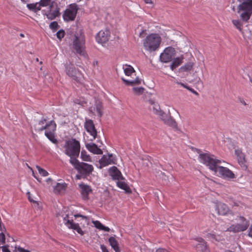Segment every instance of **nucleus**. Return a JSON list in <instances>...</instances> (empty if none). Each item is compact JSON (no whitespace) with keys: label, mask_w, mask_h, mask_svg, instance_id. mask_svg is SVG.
<instances>
[{"label":"nucleus","mask_w":252,"mask_h":252,"mask_svg":"<svg viewBox=\"0 0 252 252\" xmlns=\"http://www.w3.org/2000/svg\"><path fill=\"white\" fill-rule=\"evenodd\" d=\"M187 89L188 90H189V91H190L191 92H192V93H193L194 94H195L196 95L198 94L197 93V92L196 91H194L193 89L191 88L189 86V87L187 88Z\"/></svg>","instance_id":"13d9d810"},{"label":"nucleus","mask_w":252,"mask_h":252,"mask_svg":"<svg viewBox=\"0 0 252 252\" xmlns=\"http://www.w3.org/2000/svg\"><path fill=\"white\" fill-rule=\"evenodd\" d=\"M149 109L150 110L153 111L154 113L158 116L159 114L162 111L160 109V107L158 103L152 106H150Z\"/></svg>","instance_id":"473e14b6"},{"label":"nucleus","mask_w":252,"mask_h":252,"mask_svg":"<svg viewBox=\"0 0 252 252\" xmlns=\"http://www.w3.org/2000/svg\"><path fill=\"white\" fill-rule=\"evenodd\" d=\"M134 93L137 95H140L142 94L145 90L143 87H134L132 89Z\"/></svg>","instance_id":"4c0bfd02"},{"label":"nucleus","mask_w":252,"mask_h":252,"mask_svg":"<svg viewBox=\"0 0 252 252\" xmlns=\"http://www.w3.org/2000/svg\"><path fill=\"white\" fill-rule=\"evenodd\" d=\"M50 126L46 130L45 136L53 143H57V140L55 138L54 132L56 128V124L53 120L51 121Z\"/></svg>","instance_id":"f8f14e48"},{"label":"nucleus","mask_w":252,"mask_h":252,"mask_svg":"<svg viewBox=\"0 0 252 252\" xmlns=\"http://www.w3.org/2000/svg\"><path fill=\"white\" fill-rule=\"evenodd\" d=\"M249 225V222L247 221H246V222L243 224L237 223L235 225H232L228 228V230L230 231H233L234 232L244 231L248 228Z\"/></svg>","instance_id":"f3484780"},{"label":"nucleus","mask_w":252,"mask_h":252,"mask_svg":"<svg viewBox=\"0 0 252 252\" xmlns=\"http://www.w3.org/2000/svg\"><path fill=\"white\" fill-rule=\"evenodd\" d=\"M65 71L67 75L77 82H81L83 78L82 74L77 70L74 64L70 62H66L65 64Z\"/></svg>","instance_id":"423d86ee"},{"label":"nucleus","mask_w":252,"mask_h":252,"mask_svg":"<svg viewBox=\"0 0 252 252\" xmlns=\"http://www.w3.org/2000/svg\"><path fill=\"white\" fill-rule=\"evenodd\" d=\"M76 178L77 179H81V178H85L86 177L83 176L82 174L79 173L76 175Z\"/></svg>","instance_id":"6e6d98bb"},{"label":"nucleus","mask_w":252,"mask_h":252,"mask_svg":"<svg viewBox=\"0 0 252 252\" xmlns=\"http://www.w3.org/2000/svg\"><path fill=\"white\" fill-rule=\"evenodd\" d=\"M8 245H5L4 246L0 247V248L1 249L2 252H11L8 249Z\"/></svg>","instance_id":"3c124183"},{"label":"nucleus","mask_w":252,"mask_h":252,"mask_svg":"<svg viewBox=\"0 0 252 252\" xmlns=\"http://www.w3.org/2000/svg\"><path fill=\"white\" fill-rule=\"evenodd\" d=\"M37 3V4L35 6V13H37V12L40 10H41V7L42 6V5H40V3L39 2H36Z\"/></svg>","instance_id":"603ef678"},{"label":"nucleus","mask_w":252,"mask_h":252,"mask_svg":"<svg viewBox=\"0 0 252 252\" xmlns=\"http://www.w3.org/2000/svg\"><path fill=\"white\" fill-rule=\"evenodd\" d=\"M215 210L219 215H226L229 213L230 210L227 206L222 203H217L215 206Z\"/></svg>","instance_id":"dca6fc26"},{"label":"nucleus","mask_w":252,"mask_h":252,"mask_svg":"<svg viewBox=\"0 0 252 252\" xmlns=\"http://www.w3.org/2000/svg\"><path fill=\"white\" fill-rule=\"evenodd\" d=\"M161 120H162L164 123H165V121L167 120V119L170 116H168L167 114H166L164 112L162 111L159 115L158 116Z\"/></svg>","instance_id":"79ce46f5"},{"label":"nucleus","mask_w":252,"mask_h":252,"mask_svg":"<svg viewBox=\"0 0 252 252\" xmlns=\"http://www.w3.org/2000/svg\"><path fill=\"white\" fill-rule=\"evenodd\" d=\"M27 194L28 195V199L29 200V201L31 202H35V201H34L31 197L30 195V192H27Z\"/></svg>","instance_id":"bf43d9fd"},{"label":"nucleus","mask_w":252,"mask_h":252,"mask_svg":"<svg viewBox=\"0 0 252 252\" xmlns=\"http://www.w3.org/2000/svg\"><path fill=\"white\" fill-rule=\"evenodd\" d=\"M36 168L38 170L39 173L42 176L45 177L48 175L49 174L48 172L44 169L41 168L40 166L37 165Z\"/></svg>","instance_id":"ea45409f"},{"label":"nucleus","mask_w":252,"mask_h":252,"mask_svg":"<svg viewBox=\"0 0 252 252\" xmlns=\"http://www.w3.org/2000/svg\"><path fill=\"white\" fill-rule=\"evenodd\" d=\"M65 32L63 30H59L56 33L57 37L59 39H62L64 36Z\"/></svg>","instance_id":"de8ad7c7"},{"label":"nucleus","mask_w":252,"mask_h":252,"mask_svg":"<svg viewBox=\"0 0 252 252\" xmlns=\"http://www.w3.org/2000/svg\"><path fill=\"white\" fill-rule=\"evenodd\" d=\"M57 217L58 218L59 220L60 219V218H63V222L66 226H67L66 222L67 221V220H68L71 223H73V221L72 220H70L68 219V218H69L68 215H65V216H64V214H62V213H59L57 214Z\"/></svg>","instance_id":"7c9ffc66"},{"label":"nucleus","mask_w":252,"mask_h":252,"mask_svg":"<svg viewBox=\"0 0 252 252\" xmlns=\"http://www.w3.org/2000/svg\"><path fill=\"white\" fill-rule=\"evenodd\" d=\"M67 227L69 229H72L76 230L81 235L84 234V231L81 229L78 223H71L68 220L66 222Z\"/></svg>","instance_id":"5701e85b"},{"label":"nucleus","mask_w":252,"mask_h":252,"mask_svg":"<svg viewBox=\"0 0 252 252\" xmlns=\"http://www.w3.org/2000/svg\"><path fill=\"white\" fill-rule=\"evenodd\" d=\"M177 84L181 85L182 86L184 87V88H186L187 89V88L189 87V86L183 83L177 82Z\"/></svg>","instance_id":"680f3d73"},{"label":"nucleus","mask_w":252,"mask_h":252,"mask_svg":"<svg viewBox=\"0 0 252 252\" xmlns=\"http://www.w3.org/2000/svg\"><path fill=\"white\" fill-rule=\"evenodd\" d=\"M86 147L90 152L94 154L101 155L103 154L102 151L95 143L86 144Z\"/></svg>","instance_id":"aec40b11"},{"label":"nucleus","mask_w":252,"mask_h":252,"mask_svg":"<svg viewBox=\"0 0 252 252\" xmlns=\"http://www.w3.org/2000/svg\"><path fill=\"white\" fill-rule=\"evenodd\" d=\"M65 154L68 156H79L80 151L79 142L75 139L66 141L65 145Z\"/></svg>","instance_id":"20e7f679"},{"label":"nucleus","mask_w":252,"mask_h":252,"mask_svg":"<svg viewBox=\"0 0 252 252\" xmlns=\"http://www.w3.org/2000/svg\"><path fill=\"white\" fill-rule=\"evenodd\" d=\"M193 63L191 62L185 64L184 66H182L179 69L181 72L188 71L191 70L193 66Z\"/></svg>","instance_id":"2f4dec72"},{"label":"nucleus","mask_w":252,"mask_h":252,"mask_svg":"<svg viewBox=\"0 0 252 252\" xmlns=\"http://www.w3.org/2000/svg\"><path fill=\"white\" fill-rule=\"evenodd\" d=\"M67 188V184L65 183H57L54 187V192L55 193H61L64 192Z\"/></svg>","instance_id":"b1692460"},{"label":"nucleus","mask_w":252,"mask_h":252,"mask_svg":"<svg viewBox=\"0 0 252 252\" xmlns=\"http://www.w3.org/2000/svg\"><path fill=\"white\" fill-rule=\"evenodd\" d=\"M122 80L127 86H133L134 85H139L140 84L141 82V80L138 77H137L135 79L131 80H126L124 78H122Z\"/></svg>","instance_id":"a878e982"},{"label":"nucleus","mask_w":252,"mask_h":252,"mask_svg":"<svg viewBox=\"0 0 252 252\" xmlns=\"http://www.w3.org/2000/svg\"><path fill=\"white\" fill-rule=\"evenodd\" d=\"M49 10L48 13H45L44 14L49 20H52L60 16V8L59 7L57 2L54 1H52L49 5Z\"/></svg>","instance_id":"6e6552de"},{"label":"nucleus","mask_w":252,"mask_h":252,"mask_svg":"<svg viewBox=\"0 0 252 252\" xmlns=\"http://www.w3.org/2000/svg\"><path fill=\"white\" fill-rule=\"evenodd\" d=\"M79 7L76 3H72L69 5V8L64 11L63 17L66 22L74 21L76 18Z\"/></svg>","instance_id":"0eeeda50"},{"label":"nucleus","mask_w":252,"mask_h":252,"mask_svg":"<svg viewBox=\"0 0 252 252\" xmlns=\"http://www.w3.org/2000/svg\"><path fill=\"white\" fill-rule=\"evenodd\" d=\"M194 81L197 83H202V81L199 77H196L194 79Z\"/></svg>","instance_id":"774afa93"},{"label":"nucleus","mask_w":252,"mask_h":252,"mask_svg":"<svg viewBox=\"0 0 252 252\" xmlns=\"http://www.w3.org/2000/svg\"><path fill=\"white\" fill-rule=\"evenodd\" d=\"M109 175L115 180H124L125 179L123 177L121 172L116 166H113L109 169Z\"/></svg>","instance_id":"2eb2a0df"},{"label":"nucleus","mask_w":252,"mask_h":252,"mask_svg":"<svg viewBox=\"0 0 252 252\" xmlns=\"http://www.w3.org/2000/svg\"><path fill=\"white\" fill-rule=\"evenodd\" d=\"M46 119L44 118H42V119L39 121L36 124L34 125L35 130L36 131H42L45 129L47 130L50 126L51 124V121L47 123Z\"/></svg>","instance_id":"4468645a"},{"label":"nucleus","mask_w":252,"mask_h":252,"mask_svg":"<svg viewBox=\"0 0 252 252\" xmlns=\"http://www.w3.org/2000/svg\"><path fill=\"white\" fill-rule=\"evenodd\" d=\"M248 236L251 237H252V224L250 226Z\"/></svg>","instance_id":"052dcab7"},{"label":"nucleus","mask_w":252,"mask_h":252,"mask_svg":"<svg viewBox=\"0 0 252 252\" xmlns=\"http://www.w3.org/2000/svg\"><path fill=\"white\" fill-rule=\"evenodd\" d=\"M112 154H109L107 157L105 155H103L102 157L99 159L100 168H101L102 167L108 165L112 163L114 164L115 161L114 159L112 158Z\"/></svg>","instance_id":"a211bd4d"},{"label":"nucleus","mask_w":252,"mask_h":252,"mask_svg":"<svg viewBox=\"0 0 252 252\" xmlns=\"http://www.w3.org/2000/svg\"><path fill=\"white\" fill-rule=\"evenodd\" d=\"M76 167V169L78 173L82 174L84 176H88L90 175L94 170L93 166L85 162H81L79 163Z\"/></svg>","instance_id":"9d476101"},{"label":"nucleus","mask_w":252,"mask_h":252,"mask_svg":"<svg viewBox=\"0 0 252 252\" xmlns=\"http://www.w3.org/2000/svg\"><path fill=\"white\" fill-rule=\"evenodd\" d=\"M161 37L157 33H151L146 36L143 41V46L146 50L150 52L155 51L159 47Z\"/></svg>","instance_id":"7ed1b4c3"},{"label":"nucleus","mask_w":252,"mask_h":252,"mask_svg":"<svg viewBox=\"0 0 252 252\" xmlns=\"http://www.w3.org/2000/svg\"><path fill=\"white\" fill-rule=\"evenodd\" d=\"M165 124L172 127L173 128H177V123L175 120L170 116L166 121H165Z\"/></svg>","instance_id":"c756f323"},{"label":"nucleus","mask_w":252,"mask_h":252,"mask_svg":"<svg viewBox=\"0 0 252 252\" xmlns=\"http://www.w3.org/2000/svg\"><path fill=\"white\" fill-rule=\"evenodd\" d=\"M93 223L95 227L97 229L102 230L103 227V225L98 220L93 221Z\"/></svg>","instance_id":"37998d69"},{"label":"nucleus","mask_w":252,"mask_h":252,"mask_svg":"<svg viewBox=\"0 0 252 252\" xmlns=\"http://www.w3.org/2000/svg\"><path fill=\"white\" fill-rule=\"evenodd\" d=\"M150 162V161L145 160H144L143 164L148 167L149 166V163Z\"/></svg>","instance_id":"338daca9"},{"label":"nucleus","mask_w":252,"mask_h":252,"mask_svg":"<svg viewBox=\"0 0 252 252\" xmlns=\"http://www.w3.org/2000/svg\"><path fill=\"white\" fill-rule=\"evenodd\" d=\"M176 55L174 48L168 47L166 48L159 56V60L163 63H168L172 60Z\"/></svg>","instance_id":"1a4fd4ad"},{"label":"nucleus","mask_w":252,"mask_h":252,"mask_svg":"<svg viewBox=\"0 0 252 252\" xmlns=\"http://www.w3.org/2000/svg\"><path fill=\"white\" fill-rule=\"evenodd\" d=\"M96 111L97 112L98 116L101 117L103 115V107L102 102L98 100H96L95 102Z\"/></svg>","instance_id":"c85d7f7f"},{"label":"nucleus","mask_w":252,"mask_h":252,"mask_svg":"<svg viewBox=\"0 0 252 252\" xmlns=\"http://www.w3.org/2000/svg\"><path fill=\"white\" fill-rule=\"evenodd\" d=\"M0 245L4 244L5 243V235H4L3 231H0Z\"/></svg>","instance_id":"a18cd8bd"},{"label":"nucleus","mask_w":252,"mask_h":252,"mask_svg":"<svg viewBox=\"0 0 252 252\" xmlns=\"http://www.w3.org/2000/svg\"><path fill=\"white\" fill-rule=\"evenodd\" d=\"M51 0H40L39 2L40 3V5H42V7H46L48 5L49 6L50 4L52 1Z\"/></svg>","instance_id":"49530a36"},{"label":"nucleus","mask_w":252,"mask_h":252,"mask_svg":"<svg viewBox=\"0 0 252 252\" xmlns=\"http://www.w3.org/2000/svg\"><path fill=\"white\" fill-rule=\"evenodd\" d=\"M110 35V32L109 30H101L98 32L96 37V40L100 43H106L108 40Z\"/></svg>","instance_id":"ddd939ff"},{"label":"nucleus","mask_w":252,"mask_h":252,"mask_svg":"<svg viewBox=\"0 0 252 252\" xmlns=\"http://www.w3.org/2000/svg\"><path fill=\"white\" fill-rule=\"evenodd\" d=\"M117 185L118 187L125 190L126 193H129L131 192L130 189L125 182L118 180V181L117 182Z\"/></svg>","instance_id":"cd10ccee"},{"label":"nucleus","mask_w":252,"mask_h":252,"mask_svg":"<svg viewBox=\"0 0 252 252\" xmlns=\"http://www.w3.org/2000/svg\"><path fill=\"white\" fill-rule=\"evenodd\" d=\"M73 102L74 103L79 104L84 107L87 105V101L84 98H75L74 99Z\"/></svg>","instance_id":"72a5a7b5"},{"label":"nucleus","mask_w":252,"mask_h":252,"mask_svg":"<svg viewBox=\"0 0 252 252\" xmlns=\"http://www.w3.org/2000/svg\"><path fill=\"white\" fill-rule=\"evenodd\" d=\"M196 241L198 242L196 247L198 251L202 252H209L206 242L201 238H197Z\"/></svg>","instance_id":"6ab92c4d"},{"label":"nucleus","mask_w":252,"mask_h":252,"mask_svg":"<svg viewBox=\"0 0 252 252\" xmlns=\"http://www.w3.org/2000/svg\"><path fill=\"white\" fill-rule=\"evenodd\" d=\"M84 127L86 131L93 137V138L91 139V141L94 140L97 137V130L92 120L86 118Z\"/></svg>","instance_id":"9b49d317"},{"label":"nucleus","mask_w":252,"mask_h":252,"mask_svg":"<svg viewBox=\"0 0 252 252\" xmlns=\"http://www.w3.org/2000/svg\"><path fill=\"white\" fill-rule=\"evenodd\" d=\"M79 186L81 190V191L83 198L87 199L89 193L92 191L90 186L83 183L79 184Z\"/></svg>","instance_id":"412c9836"},{"label":"nucleus","mask_w":252,"mask_h":252,"mask_svg":"<svg viewBox=\"0 0 252 252\" xmlns=\"http://www.w3.org/2000/svg\"><path fill=\"white\" fill-rule=\"evenodd\" d=\"M70 158V163L73 165L74 167V168L76 169V167H77V165L79 164V163H80L81 162H79L78 161V160H77L76 159V158L77 157H78V156H69Z\"/></svg>","instance_id":"f704fd0d"},{"label":"nucleus","mask_w":252,"mask_h":252,"mask_svg":"<svg viewBox=\"0 0 252 252\" xmlns=\"http://www.w3.org/2000/svg\"><path fill=\"white\" fill-rule=\"evenodd\" d=\"M100 248L102 252H109L108 250L104 245H101Z\"/></svg>","instance_id":"5fc2aeb1"},{"label":"nucleus","mask_w":252,"mask_h":252,"mask_svg":"<svg viewBox=\"0 0 252 252\" xmlns=\"http://www.w3.org/2000/svg\"><path fill=\"white\" fill-rule=\"evenodd\" d=\"M157 174L158 176L161 177L162 179V180H167L168 179L167 177L164 172L159 171L157 172Z\"/></svg>","instance_id":"09e8293b"},{"label":"nucleus","mask_w":252,"mask_h":252,"mask_svg":"<svg viewBox=\"0 0 252 252\" xmlns=\"http://www.w3.org/2000/svg\"><path fill=\"white\" fill-rule=\"evenodd\" d=\"M167 252V251L166 250L163 249H158L156 251V252Z\"/></svg>","instance_id":"69168bd1"},{"label":"nucleus","mask_w":252,"mask_h":252,"mask_svg":"<svg viewBox=\"0 0 252 252\" xmlns=\"http://www.w3.org/2000/svg\"><path fill=\"white\" fill-rule=\"evenodd\" d=\"M81 157L82 160L89 161L91 160L90 156L87 154V152L85 150H82L81 153Z\"/></svg>","instance_id":"e433bc0d"},{"label":"nucleus","mask_w":252,"mask_h":252,"mask_svg":"<svg viewBox=\"0 0 252 252\" xmlns=\"http://www.w3.org/2000/svg\"><path fill=\"white\" fill-rule=\"evenodd\" d=\"M74 217L75 218H77V217H81L83 219L85 220V222L87 223H88V222H89V220H88V218L87 216H83V215H80V214H76V215H74Z\"/></svg>","instance_id":"8fccbe9b"},{"label":"nucleus","mask_w":252,"mask_h":252,"mask_svg":"<svg viewBox=\"0 0 252 252\" xmlns=\"http://www.w3.org/2000/svg\"><path fill=\"white\" fill-rule=\"evenodd\" d=\"M232 23L233 25L236 27V28L238 29L240 32L242 31V24L239 20H233Z\"/></svg>","instance_id":"58836bf2"},{"label":"nucleus","mask_w":252,"mask_h":252,"mask_svg":"<svg viewBox=\"0 0 252 252\" xmlns=\"http://www.w3.org/2000/svg\"><path fill=\"white\" fill-rule=\"evenodd\" d=\"M108 241L111 247L116 252H120V249L119 247L118 242L115 239V237H110L109 238Z\"/></svg>","instance_id":"393cba45"},{"label":"nucleus","mask_w":252,"mask_h":252,"mask_svg":"<svg viewBox=\"0 0 252 252\" xmlns=\"http://www.w3.org/2000/svg\"><path fill=\"white\" fill-rule=\"evenodd\" d=\"M238 11L240 12L241 19L245 22H247L252 14V0H245L238 7Z\"/></svg>","instance_id":"39448f33"},{"label":"nucleus","mask_w":252,"mask_h":252,"mask_svg":"<svg viewBox=\"0 0 252 252\" xmlns=\"http://www.w3.org/2000/svg\"><path fill=\"white\" fill-rule=\"evenodd\" d=\"M102 230L107 232H108L110 230V228L108 227L105 226L104 225H103Z\"/></svg>","instance_id":"0e129e2a"},{"label":"nucleus","mask_w":252,"mask_h":252,"mask_svg":"<svg viewBox=\"0 0 252 252\" xmlns=\"http://www.w3.org/2000/svg\"><path fill=\"white\" fill-rule=\"evenodd\" d=\"M126 65L127 66V68L124 69V72L126 75L129 76L133 73H135V70L131 66L127 64H126Z\"/></svg>","instance_id":"c9c22d12"},{"label":"nucleus","mask_w":252,"mask_h":252,"mask_svg":"<svg viewBox=\"0 0 252 252\" xmlns=\"http://www.w3.org/2000/svg\"><path fill=\"white\" fill-rule=\"evenodd\" d=\"M37 4L36 2L33 3H29L27 4V8L31 11H32L33 12H35V6Z\"/></svg>","instance_id":"c03bdc74"},{"label":"nucleus","mask_w":252,"mask_h":252,"mask_svg":"<svg viewBox=\"0 0 252 252\" xmlns=\"http://www.w3.org/2000/svg\"><path fill=\"white\" fill-rule=\"evenodd\" d=\"M149 103L151 105V106H152L155 104H157L158 103L155 102V101L153 99H150L148 100Z\"/></svg>","instance_id":"4d7b16f0"},{"label":"nucleus","mask_w":252,"mask_h":252,"mask_svg":"<svg viewBox=\"0 0 252 252\" xmlns=\"http://www.w3.org/2000/svg\"><path fill=\"white\" fill-rule=\"evenodd\" d=\"M49 28L52 30L56 31L59 28V25H58L57 22L54 21L50 23Z\"/></svg>","instance_id":"a19ab883"},{"label":"nucleus","mask_w":252,"mask_h":252,"mask_svg":"<svg viewBox=\"0 0 252 252\" xmlns=\"http://www.w3.org/2000/svg\"><path fill=\"white\" fill-rule=\"evenodd\" d=\"M183 57L181 56L175 58L170 65V68L174 70L183 63Z\"/></svg>","instance_id":"bb28decb"},{"label":"nucleus","mask_w":252,"mask_h":252,"mask_svg":"<svg viewBox=\"0 0 252 252\" xmlns=\"http://www.w3.org/2000/svg\"><path fill=\"white\" fill-rule=\"evenodd\" d=\"M146 30H143L140 33H139V37H144V35L145 34Z\"/></svg>","instance_id":"e2e57ef3"},{"label":"nucleus","mask_w":252,"mask_h":252,"mask_svg":"<svg viewBox=\"0 0 252 252\" xmlns=\"http://www.w3.org/2000/svg\"><path fill=\"white\" fill-rule=\"evenodd\" d=\"M235 154L237 157V160L239 163L242 165L246 162L245 155L241 149H236L235 150Z\"/></svg>","instance_id":"4be33fe9"},{"label":"nucleus","mask_w":252,"mask_h":252,"mask_svg":"<svg viewBox=\"0 0 252 252\" xmlns=\"http://www.w3.org/2000/svg\"><path fill=\"white\" fill-rule=\"evenodd\" d=\"M199 158L201 163L208 166L209 168L215 173L218 172L220 176L228 179H233L235 177L232 171L226 167L219 165L221 161L216 159L214 155L210 154H201Z\"/></svg>","instance_id":"f257e3e1"},{"label":"nucleus","mask_w":252,"mask_h":252,"mask_svg":"<svg viewBox=\"0 0 252 252\" xmlns=\"http://www.w3.org/2000/svg\"><path fill=\"white\" fill-rule=\"evenodd\" d=\"M72 51L75 54L85 57V38L83 33L80 31L74 35L72 45Z\"/></svg>","instance_id":"f03ea898"},{"label":"nucleus","mask_w":252,"mask_h":252,"mask_svg":"<svg viewBox=\"0 0 252 252\" xmlns=\"http://www.w3.org/2000/svg\"><path fill=\"white\" fill-rule=\"evenodd\" d=\"M17 249L19 252H31L29 250H25L24 248L20 247H19L17 248Z\"/></svg>","instance_id":"864d4df0"}]
</instances>
